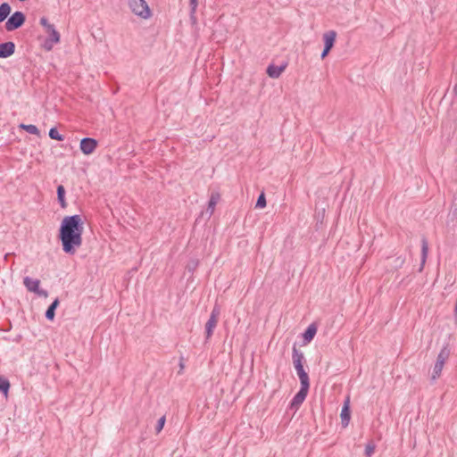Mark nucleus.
Returning a JSON list of instances; mask_svg holds the SVG:
<instances>
[{
	"label": "nucleus",
	"mask_w": 457,
	"mask_h": 457,
	"mask_svg": "<svg viewBox=\"0 0 457 457\" xmlns=\"http://www.w3.org/2000/svg\"><path fill=\"white\" fill-rule=\"evenodd\" d=\"M60 302L59 299H54L52 303L48 306L46 312V318L49 320H53L55 316V310L58 307Z\"/></svg>",
	"instance_id": "18"
},
{
	"label": "nucleus",
	"mask_w": 457,
	"mask_h": 457,
	"mask_svg": "<svg viewBox=\"0 0 457 457\" xmlns=\"http://www.w3.org/2000/svg\"><path fill=\"white\" fill-rule=\"evenodd\" d=\"M40 24L45 28L46 32L49 29V27L53 26V24L48 22V20L46 17H42L40 19Z\"/></svg>",
	"instance_id": "28"
},
{
	"label": "nucleus",
	"mask_w": 457,
	"mask_h": 457,
	"mask_svg": "<svg viewBox=\"0 0 457 457\" xmlns=\"http://www.w3.org/2000/svg\"><path fill=\"white\" fill-rule=\"evenodd\" d=\"M23 284L29 292L36 293L38 295H47V292L46 290L39 288L40 281L38 279H33L29 277H25L23 279Z\"/></svg>",
	"instance_id": "8"
},
{
	"label": "nucleus",
	"mask_w": 457,
	"mask_h": 457,
	"mask_svg": "<svg viewBox=\"0 0 457 457\" xmlns=\"http://www.w3.org/2000/svg\"><path fill=\"white\" fill-rule=\"evenodd\" d=\"M286 68L287 63H283L279 66L270 64L268 66L266 72L269 77L272 79H278L281 75V73L286 70Z\"/></svg>",
	"instance_id": "13"
},
{
	"label": "nucleus",
	"mask_w": 457,
	"mask_h": 457,
	"mask_svg": "<svg viewBox=\"0 0 457 457\" xmlns=\"http://www.w3.org/2000/svg\"><path fill=\"white\" fill-rule=\"evenodd\" d=\"M48 34V37L45 41V48L46 50H51L54 46V44H57L60 42V34L55 29L54 26L49 27V29L46 32Z\"/></svg>",
	"instance_id": "10"
},
{
	"label": "nucleus",
	"mask_w": 457,
	"mask_h": 457,
	"mask_svg": "<svg viewBox=\"0 0 457 457\" xmlns=\"http://www.w3.org/2000/svg\"><path fill=\"white\" fill-rule=\"evenodd\" d=\"M220 313V307L215 305L211 312L210 318L205 324V340H209L218 324L219 316Z\"/></svg>",
	"instance_id": "5"
},
{
	"label": "nucleus",
	"mask_w": 457,
	"mask_h": 457,
	"mask_svg": "<svg viewBox=\"0 0 457 457\" xmlns=\"http://www.w3.org/2000/svg\"><path fill=\"white\" fill-rule=\"evenodd\" d=\"M310 385H301L300 390L296 393L290 403L291 409L297 410L305 400Z\"/></svg>",
	"instance_id": "7"
},
{
	"label": "nucleus",
	"mask_w": 457,
	"mask_h": 457,
	"mask_svg": "<svg viewBox=\"0 0 457 457\" xmlns=\"http://www.w3.org/2000/svg\"><path fill=\"white\" fill-rule=\"evenodd\" d=\"M404 262H405V258L404 257L398 256V257L394 259V265H393V267L395 269H399V268H401L403 265Z\"/></svg>",
	"instance_id": "25"
},
{
	"label": "nucleus",
	"mask_w": 457,
	"mask_h": 457,
	"mask_svg": "<svg viewBox=\"0 0 457 457\" xmlns=\"http://www.w3.org/2000/svg\"><path fill=\"white\" fill-rule=\"evenodd\" d=\"M337 32L334 30H329L323 35V39L325 43V47L332 49L336 41Z\"/></svg>",
	"instance_id": "14"
},
{
	"label": "nucleus",
	"mask_w": 457,
	"mask_h": 457,
	"mask_svg": "<svg viewBox=\"0 0 457 457\" xmlns=\"http://www.w3.org/2000/svg\"><path fill=\"white\" fill-rule=\"evenodd\" d=\"M11 6L8 3L0 5V22L4 21L11 12Z\"/></svg>",
	"instance_id": "20"
},
{
	"label": "nucleus",
	"mask_w": 457,
	"mask_h": 457,
	"mask_svg": "<svg viewBox=\"0 0 457 457\" xmlns=\"http://www.w3.org/2000/svg\"><path fill=\"white\" fill-rule=\"evenodd\" d=\"M374 451H375V445L373 443H369L368 445H366L365 455L367 457H370L374 453Z\"/></svg>",
	"instance_id": "27"
},
{
	"label": "nucleus",
	"mask_w": 457,
	"mask_h": 457,
	"mask_svg": "<svg viewBox=\"0 0 457 457\" xmlns=\"http://www.w3.org/2000/svg\"><path fill=\"white\" fill-rule=\"evenodd\" d=\"M341 420L343 427H346L349 424L350 418H351V411H350V400L349 398H346V400L344 403V405L341 410Z\"/></svg>",
	"instance_id": "12"
},
{
	"label": "nucleus",
	"mask_w": 457,
	"mask_h": 457,
	"mask_svg": "<svg viewBox=\"0 0 457 457\" xmlns=\"http://www.w3.org/2000/svg\"><path fill=\"white\" fill-rule=\"evenodd\" d=\"M317 333V327L315 324H311L309 325V327L306 328V330L304 331L303 337V340L306 342V343H310L315 337Z\"/></svg>",
	"instance_id": "17"
},
{
	"label": "nucleus",
	"mask_w": 457,
	"mask_h": 457,
	"mask_svg": "<svg viewBox=\"0 0 457 457\" xmlns=\"http://www.w3.org/2000/svg\"><path fill=\"white\" fill-rule=\"evenodd\" d=\"M57 199L62 208H66L65 188L62 185L57 187Z\"/></svg>",
	"instance_id": "19"
},
{
	"label": "nucleus",
	"mask_w": 457,
	"mask_h": 457,
	"mask_svg": "<svg viewBox=\"0 0 457 457\" xmlns=\"http://www.w3.org/2000/svg\"><path fill=\"white\" fill-rule=\"evenodd\" d=\"M220 198V195L219 193H212L207 207V212H209L210 216L213 214L215 206L218 204Z\"/></svg>",
	"instance_id": "16"
},
{
	"label": "nucleus",
	"mask_w": 457,
	"mask_h": 457,
	"mask_svg": "<svg viewBox=\"0 0 457 457\" xmlns=\"http://www.w3.org/2000/svg\"><path fill=\"white\" fill-rule=\"evenodd\" d=\"M454 315H455V317H457V303H455V307H454Z\"/></svg>",
	"instance_id": "32"
},
{
	"label": "nucleus",
	"mask_w": 457,
	"mask_h": 457,
	"mask_svg": "<svg viewBox=\"0 0 457 457\" xmlns=\"http://www.w3.org/2000/svg\"><path fill=\"white\" fill-rule=\"evenodd\" d=\"M165 421H166L165 416H162L158 420L156 427H155V431L157 434L160 433L162 431V429L163 428Z\"/></svg>",
	"instance_id": "26"
},
{
	"label": "nucleus",
	"mask_w": 457,
	"mask_h": 457,
	"mask_svg": "<svg viewBox=\"0 0 457 457\" xmlns=\"http://www.w3.org/2000/svg\"><path fill=\"white\" fill-rule=\"evenodd\" d=\"M293 364L296 370L301 385H310L309 376L303 369V361L304 360L303 353L295 346L293 347L292 353Z\"/></svg>",
	"instance_id": "2"
},
{
	"label": "nucleus",
	"mask_w": 457,
	"mask_h": 457,
	"mask_svg": "<svg viewBox=\"0 0 457 457\" xmlns=\"http://www.w3.org/2000/svg\"><path fill=\"white\" fill-rule=\"evenodd\" d=\"M84 222L79 214L63 218L59 228V239L62 250L68 254H74L82 245Z\"/></svg>",
	"instance_id": "1"
},
{
	"label": "nucleus",
	"mask_w": 457,
	"mask_h": 457,
	"mask_svg": "<svg viewBox=\"0 0 457 457\" xmlns=\"http://www.w3.org/2000/svg\"><path fill=\"white\" fill-rule=\"evenodd\" d=\"M49 137H50V138L57 140V141H63L64 140V136L59 134V132H58L56 128L50 129V130H49Z\"/></svg>",
	"instance_id": "23"
},
{
	"label": "nucleus",
	"mask_w": 457,
	"mask_h": 457,
	"mask_svg": "<svg viewBox=\"0 0 457 457\" xmlns=\"http://www.w3.org/2000/svg\"><path fill=\"white\" fill-rule=\"evenodd\" d=\"M26 21V16L22 12H14L5 22V29L7 31H13L21 28Z\"/></svg>",
	"instance_id": "6"
},
{
	"label": "nucleus",
	"mask_w": 457,
	"mask_h": 457,
	"mask_svg": "<svg viewBox=\"0 0 457 457\" xmlns=\"http://www.w3.org/2000/svg\"><path fill=\"white\" fill-rule=\"evenodd\" d=\"M191 12H195L197 7V0H190Z\"/></svg>",
	"instance_id": "29"
},
{
	"label": "nucleus",
	"mask_w": 457,
	"mask_h": 457,
	"mask_svg": "<svg viewBox=\"0 0 457 457\" xmlns=\"http://www.w3.org/2000/svg\"><path fill=\"white\" fill-rule=\"evenodd\" d=\"M20 128L24 129L26 132H28L29 134L36 135V136H39L40 135V131H39V129H37V127L36 125H33V124H29V125L21 124Z\"/></svg>",
	"instance_id": "21"
},
{
	"label": "nucleus",
	"mask_w": 457,
	"mask_h": 457,
	"mask_svg": "<svg viewBox=\"0 0 457 457\" xmlns=\"http://www.w3.org/2000/svg\"><path fill=\"white\" fill-rule=\"evenodd\" d=\"M15 52V44L13 42H5L0 44V58H7Z\"/></svg>",
	"instance_id": "11"
},
{
	"label": "nucleus",
	"mask_w": 457,
	"mask_h": 457,
	"mask_svg": "<svg viewBox=\"0 0 457 457\" xmlns=\"http://www.w3.org/2000/svg\"><path fill=\"white\" fill-rule=\"evenodd\" d=\"M428 240L426 237H422V239H421V263H420V267L419 270L420 271H422V270H423V267L425 265V262H426V260L428 257Z\"/></svg>",
	"instance_id": "15"
},
{
	"label": "nucleus",
	"mask_w": 457,
	"mask_h": 457,
	"mask_svg": "<svg viewBox=\"0 0 457 457\" xmlns=\"http://www.w3.org/2000/svg\"><path fill=\"white\" fill-rule=\"evenodd\" d=\"M128 3L131 12L136 15L143 19L151 16V11L145 0H128Z\"/></svg>",
	"instance_id": "4"
},
{
	"label": "nucleus",
	"mask_w": 457,
	"mask_h": 457,
	"mask_svg": "<svg viewBox=\"0 0 457 457\" xmlns=\"http://www.w3.org/2000/svg\"><path fill=\"white\" fill-rule=\"evenodd\" d=\"M9 388L10 382L8 381V379L0 376V392L3 393L4 395H7Z\"/></svg>",
	"instance_id": "22"
},
{
	"label": "nucleus",
	"mask_w": 457,
	"mask_h": 457,
	"mask_svg": "<svg viewBox=\"0 0 457 457\" xmlns=\"http://www.w3.org/2000/svg\"><path fill=\"white\" fill-rule=\"evenodd\" d=\"M98 145V142L92 137H84L80 141V150L81 152L86 154L89 155L95 152Z\"/></svg>",
	"instance_id": "9"
},
{
	"label": "nucleus",
	"mask_w": 457,
	"mask_h": 457,
	"mask_svg": "<svg viewBox=\"0 0 457 457\" xmlns=\"http://www.w3.org/2000/svg\"><path fill=\"white\" fill-rule=\"evenodd\" d=\"M330 50H331L330 48H328V47L324 46V49H323V51L321 53V55H320L321 59H324L328 54Z\"/></svg>",
	"instance_id": "30"
},
{
	"label": "nucleus",
	"mask_w": 457,
	"mask_h": 457,
	"mask_svg": "<svg viewBox=\"0 0 457 457\" xmlns=\"http://www.w3.org/2000/svg\"><path fill=\"white\" fill-rule=\"evenodd\" d=\"M451 354V349L448 345H445L439 352L436 361L433 368V372L431 375V382L434 383L440 376L443 370L444 365L446 361L449 359Z\"/></svg>",
	"instance_id": "3"
},
{
	"label": "nucleus",
	"mask_w": 457,
	"mask_h": 457,
	"mask_svg": "<svg viewBox=\"0 0 457 457\" xmlns=\"http://www.w3.org/2000/svg\"><path fill=\"white\" fill-rule=\"evenodd\" d=\"M266 198H265V195L263 193H262L259 196H258V199H257V202H256V205L255 207L256 208H264L266 206Z\"/></svg>",
	"instance_id": "24"
},
{
	"label": "nucleus",
	"mask_w": 457,
	"mask_h": 457,
	"mask_svg": "<svg viewBox=\"0 0 457 457\" xmlns=\"http://www.w3.org/2000/svg\"><path fill=\"white\" fill-rule=\"evenodd\" d=\"M453 93L457 96V83L453 87Z\"/></svg>",
	"instance_id": "31"
}]
</instances>
